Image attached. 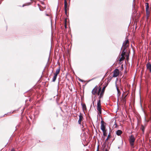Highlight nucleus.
I'll use <instances>...</instances> for the list:
<instances>
[{
  "instance_id": "49530a36",
  "label": "nucleus",
  "mask_w": 151,
  "mask_h": 151,
  "mask_svg": "<svg viewBox=\"0 0 151 151\" xmlns=\"http://www.w3.org/2000/svg\"><path fill=\"white\" fill-rule=\"evenodd\" d=\"M115 124L116 125V123H115Z\"/></svg>"
},
{
  "instance_id": "423d86ee",
  "label": "nucleus",
  "mask_w": 151,
  "mask_h": 151,
  "mask_svg": "<svg viewBox=\"0 0 151 151\" xmlns=\"http://www.w3.org/2000/svg\"><path fill=\"white\" fill-rule=\"evenodd\" d=\"M147 69L149 70L151 72V64L150 62H148L146 65Z\"/></svg>"
},
{
  "instance_id": "4468645a",
  "label": "nucleus",
  "mask_w": 151,
  "mask_h": 151,
  "mask_svg": "<svg viewBox=\"0 0 151 151\" xmlns=\"http://www.w3.org/2000/svg\"><path fill=\"white\" fill-rule=\"evenodd\" d=\"M97 110L99 111V113L100 114H101L102 113V109L101 108H97Z\"/></svg>"
},
{
  "instance_id": "e433bc0d",
  "label": "nucleus",
  "mask_w": 151,
  "mask_h": 151,
  "mask_svg": "<svg viewBox=\"0 0 151 151\" xmlns=\"http://www.w3.org/2000/svg\"><path fill=\"white\" fill-rule=\"evenodd\" d=\"M99 145H98V146H97V150H98V151H99Z\"/></svg>"
},
{
  "instance_id": "9d476101",
  "label": "nucleus",
  "mask_w": 151,
  "mask_h": 151,
  "mask_svg": "<svg viewBox=\"0 0 151 151\" xmlns=\"http://www.w3.org/2000/svg\"><path fill=\"white\" fill-rule=\"evenodd\" d=\"M101 108V101L100 100H99L97 103V108Z\"/></svg>"
},
{
  "instance_id": "473e14b6",
  "label": "nucleus",
  "mask_w": 151,
  "mask_h": 151,
  "mask_svg": "<svg viewBox=\"0 0 151 151\" xmlns=\"http://www.w3.org/2000/svg\"><path fill=\"white\" fill-rule=\"evenodd\" d=\"M119 101V98H117V104H118Z\"/></svg>"
},
{
  "instance_id": "cd10ccee",
  "label": "nucleus",
  "mask_w": 151,
  "mask_h": 151,
  "mask_svg": "<svg viewBox=\"0 0 151 151\" xmlns=\"http://www.w3.org/2000/svg\"><path fill=\"white\" fill-rule=\"evenodd\" d=\"M101 124H104V122L103 121V120H102L101 121Z\"/></svg>"
},
{
  "instance_id": "7ed1b4c3",
  "label": "nucleus",
  "mask_w": 151,
  "mask_h": 151,
  "mask_svg": "<svg viewBox=\"0 0 151 151\" xmlns=\"http://www.w3.org/2000/svg\"><path fill=\"white\" fill-rule=\"evenodd\" d=\"M83 119V117L81 113V112H80V115H79V119L78 121V123L79 124L81 125V122Z\"/></svg>"
},
{
  "instance_id": "0eeeda50",
  "label": "nucleus",
  "mask_w": 151,
  "mask_h": 151,
  "mask_svg": "<svg viewBox=\"0 0 151 151\" xmlns=\"http://www.w3.org/2000/svg\"><path fill=\"white\" fill-rule=\"evenodd\" d=\"M122 131L121 130H118L116 131V134L117 135L119 136L122 134Z\"/></svg>"
},
{
  "instance_id": "c756f323",
  "label": "nucleus",
  "mask_w": 151,
  "mask_h": 151,
  "mask_svg": "<svg viewBox=\"0 0 151 151\" xmlns=\"http://www.w3.org/2000/svg\"><path fill=\"white\" fill-rule=\"evenodd\" d=\"M120 95V94H119V93H117V98H119Z\"/></svg>"
},
{
  "instance_id": "a211bd4d",
  "label": "nucleus",
  "mask_w": 151,
  "mask_h": 151,
  "mask_svg": "<svg viewBox=\"0 0 151 151\" xmlns=\"http://www.w3.org/2000/svg\"><path fill=\"white\" fill-rule=\"evenodd\" d=\"M124 56H122V57L120 58L119 60V61L120 62L123 61L124 60L125 58Z\"/></svg>"
},
{
  "instance_id": "7c9ffc66",
  "label": "nucleus",
  "mask_w": 151,
  "mask_h": 151,
  "mask_svg": "<svg viewBox=\"0 0 151 151\" xmlns=\"http://www.w3.org/2000/svg\"><path fill=\"white\" fill-rule=\"evenodd\" d=\"M100 113H98V114H97V119H98V116H100Z\"/></svg>"
},
{
  "instance_id": "f8f14e48",
  "label": "nucleus",
  "mask_w": 151,
  "mask_h": 151,
  "mask_svg": "<svg viewBox=\"0 0 151 151\" xmlns=\"http://www.w3.org/2000/svg\"><path fill=\"white\" fill-rule=\"evenodd\" d=\"M103 132V135L104 137H102L103 138H105V137L107 135L106 130H105L104 131H102Z\"/></svg>"
},
{
  "instance_id": "f704fd0d",
  "label": "nucleus",
  "mask_w": 151,
  "mask_h": 151,
  "mask_svg": "<svg viewBox=\"0 0 151 151\" xmlns=\"http://www.w3.org/2000/svg\"><path fill=\"white\" fill-rule=\"evenodd\" d=\"M10 151H15L14 148L12 149Z\"/></svg>"
},
{
  "instance_id": "a19ab883",
  "label": "nucleus",
  "mask_w": 151,
  "mask_h": 151,
  "mask_svg": "<svg viewBox=\"0 0 151 151\" xmlns=\"http://www.w3.org/2000/svg\"><path fill=\"white\" fill-rule=\"evenodd\" d=\"M128 57H129V55H128L127 56V58H128Z\"/></svg>"
},
{
  "instance_id": "f3484780",
  "label": "nucleus",
  "mask_w": 151,
  "mask_h": 151,
  "mask_svg": "<svg viewBox=\"0 0 151 151\" xmlns=\"http://www.w3.org/2000/svg\"><path fill=\"white\" fill-rule=\"evenodd\" d=\"M111 138V135L110 134V133L109 134L108 137L106 139L105 141V143L106 142V141H107L108 139Z\"/></svg>"
},
{
  "instance_id": "72a5a7b5",
  "label": "nucleus",
  "mask_w": 151,
  "mask_h": 151,
  "mask_svg": "<svg viewBox=\"0 0 151 151\" xmlns=\"http://www.w3.org/2000/svg\"><path fill=\"white\" fill-rule=\"evenodd\" d=\"M100 93L99 92H98L97 93V94L99 96V95L100 94Z\"/></svg>"
},
{
  "instance_id": "a878e982",
  "label": "nucleus",
  "mask_w": 151,
  "mask_h": 151,
  "mask_svg": "<svg viewBox=\"0 0 151 151\" xmlns=\"http://www.w3.org/2000/svg\"><path fill=\"white\" fill-rule=\"evenodd\" d=\"M146 11L147 13V15L148 12H149V9H146Z\"/></svg>"
},
{
  "instance_id": "4c0bfd02",
  "label": "nucleus",
  "mask_w": 151,
  "mask_h": 151,
  "mask_svg": "<svg viewBox=\"0 0 151 151\" xmlns=\"http://www.w3.org/2000/svg\"><path fill=\"white\" fill-rule=\"evenodd\" d=\"M13 113V112H10L8 113L7 114H11V113Z\"/></svg>"
},
{
  "instance_id": "6ab92c4d",
  "label": "nucleus",
  "mask_w": 151,
  "mask_h": 151,
  "mask_svg": "<svg viewBox=\"0 0 151 151\" xmlns=\"http://www.w3.org/2000/svg\"><path fill=\"white\" fill-rule=\"evenodd\" d=\"M141 129L142 131L144 132L145 130V127L143 125H142L141 126Z\"/></svg>"
},
{
  "instance_id": "412c9836",
  "label": "nucleus",
  "mask_w": 151,
  "mask_h": 151,
  "mask_svg": "<svg viewBox=\"0 0 151 151\" xmlns=\"http://www.w3.org/2000/svg\"><path fill=\"white\" fill-rule=\"evenodd\" d=\"M81 104L83 108H84L85 109H86V106L85 104H83L81 103Z\"/></svg>"
},
{
  "instance_id": "bb28decb",
  "label": "nucleus",
  "mask_w": 151,
  "mask_h": 151,
  "mask_svg": "<svg viewBox=\"0 0 151 151\" xmlns=\"http://www.w3.org/2000/svg\"><path fill=\"white\" fill-rule=\"evenodd\" d=\"M65 14L66 15H67V9H65Z\"/></svg>"
},
{
  "instance_id": "de8ad7c7",
  "label": "nucleus",
  "mask_w": 151,
  "mask_h": 151,
  "mask_svg": "<svg viewBox=\"0 0 151 151\" xmlns=\"http://www.w3.org/2000/svg\"><path fill=\"white\" fill-rule=\"evenodd\" d=\"M97 151H98V150H97Z\"/></svg>"
},
{
  "instance_id": "ea45409f",
  "label": "nucleus",
  "mask_w": 151,
  "mask_h": 151,
  "mask_svg": "<svg viewBox=\"0 0 151 151\" xmlns=\"http://www.w3.org/2000/svg\"><path fill=\"white\" fill-rule=\"evenodd\" d=\"M105 151H109L107 150V149H105Z\"/></svg>"
},
{
  "instance_id": "58836bf2",
  "label": "nucleus",
  "mask_w": 151,
  "mask_h": 151,
  "mask_svg": "<svg viewBox=\"0 0 151 151\" xmlns=\"http://www.w3.org/2000/svg\"><path fill=\"white\" fill-rule=\"evenodd\" d=\"M26 6V5H25V4H24L22 6H23V7H24V6Z\"/></svg>"
},
{
  "instance_id": "39448f33",
  "label": "nucleus",
  "mask_w": 151,
  "mask_h": 151,
  "mask_svg": "<svg viewBox=\"0 0 151 151\" xmlns=\"http://www.w3.org/2000/svg\"><path fill=\"white\" fill-rule=\"evenodd\" d=\"M126 47H124L123 48V50L122 52L121 55V56H124L125 55L126 53L127 52V50L126 49Z\"/></svg>"
},
{
  "instance_id": "79ce46f5",
  "label": "nucleus",
  "mask_w": 151,
  "mask_h": 151,
  "mask_svg": "<svg viewBox=\"0 0 151 151\" xmlns=\"http://www.w3.org/2000/svg\"><path fill=\"white\" fill-rule=\"evenodd\" d=\"M6 115V114H4V115L3 116H4V115Z\"/></svg>"
},
{
  "instance_id": "9b49d317",
  "label": "nucleus",
  "mask_w": 151,
  "mask_h": 151,
  "mask_svg": "<svg viewBox=\"0 0 151 151\" xmlns=\"http://www.w3.org/2000/svg\"><path fill=\"white\" fill-rule=\"evenodd\" d=\"M107 86V85L106 86H105L104 87H103V88L102 89H101L102 91L100 93H101L104 95V93L105 90V88H106V87Z\"/></svg>"
},
{
  "instance_id": "4be33fe9",
  "label": "nucleus",
  "mask_w": 151,
  "mask_h": 151,
  "mask_svg": "<svg viewBox=\"0 0 151 151\" xmlns=\"http://www.w3.org/2000/svg\"><path fill=\"white\" fill-rule=\"evenodd\" d=\"M57 78V77H56L55 76H54L53 78H52V81L54 82L55 81L56 79Z\"/></svg>"
},
{
  "instance_id": "aec40b11",
  "label": "nucleus",
  "mask_w": 151,
  "mask_h": 151,
  "mask_svg": "<svg viewBox=\"0 0 151 151\" xmlns=\"http://www.w3.org/2000/svg\"><path fill=\"white\" fill-rule=\"evenodd\" d=\"M115 84H116L115 86H116V90H117V93H119L120 92V91L119 90V89L118 88L116 82Z\"/></svg>"
},
{
  "instance_id": "dca6fc26",
  "label": "nucleus",
  "mask_w": 151,
  "mask_h": 151,
  "mask_svg": "<svg viewBox=\"0 0 151 151\" xmlns=\"http://www.w3.org/2000/svg\"><path fill=\"white\" fill-rule=\"evenodd\" d=\"M60 67H59L58 68H57L56 70L55 73L58 74L60 72Z\"/></svg>"
},
{
  "instance_id": "a18cd8bd",
  "label": "nucleus",
  "mask_w": 151,
  "mask_h": 151,
  "mask_svg": "<svg viewBox=\"0 0 151 151\" xmlns=\"http://www.w3.org/2000/svg\"><path fill=\"white\" fill-rule=\"evenodd\" d=\"M102 109L103 110H104V109Z\"/></svg>"
},
{
  "instance_id": "2f4dec72",
  "label": "nucleus",
  "mask_w": 151,
  "mask_h": 151,
  "mask_svg": "<svg viewBox=\"0 0 151 151\" xmlns=\"http://www.w3.org/2000/svg\"><path fill=\"white\" fill-rule=\"evenodd\" d=\"M95 78H92L91 79V80H89V81H92V80H93L94 79H95Z\"/></svg>"
},
{
  "instance_id": "c03bdc74",
  "label": "nucleus",
  "mask_w": 151,
  "mask_h": 151,
  "mask_svg": "<svg viewBox=\"0 0 151 151\" xmlns=\"http://www.w3.org/2000/svg\"><path fill=\"white\" fill-rule=\"evenodd\" d=\"M91 106H92V105H91Z\"/></svg>"
},
{
  "instance_id": "f257e3e1",
  "label": "nucleus",
  "mask_w": 151,
  "mask_h": 151,
  "mask_svg": "<svg viewBox=\"0 0 151 151\" xmlns=\"http://www.w3.org/2000/svg\"><path fill=\"white\" fill-rule=\"evenodd\" d=\"M135 138L133 135H131L129 137V142L130 144V145L132 147H134V142L135 141Z\"/></svg>"
},
{
  "instance_id": "b1692460",
  "label": "nucleus",
  "mask_w": 151,
  "mask_h": 151,
  "mask_svg": "<svg viewBox=\"0 0 151 151\" xmlns=\"http://www.w3.org/2000/svg\"><path fill=\"white\" fill-rule=\"evenodd\" d=\"M147 6H146V9H149V6H148V4L147 3Z\"/></svg>"
},
{
  "instance_id": "ddd939ff",
  "label": "nucleus",
  "mask_w": 151,
  "mask_h": 151,
  "mask_svg": "<svg viewBox=\"0 0 151 151\" xmlns=\"http://www.w3.org/2000/svg\"><path fill=\"white\" fill-rule=\"evenodd\" d=\"M67 3L66 0H64V9H65H65H67Z\"/></svg>"
},
{
  "instance_id": "393cba45",
  "label": "nucleus",
  "mask_w": 151,
  "mask_h": 151,
  "mask_svg": "<svg viewBox=\"0 0 151 151\" xmlns=\"http://www.w3.org/2000/svg\"><path fill=\"white\" fill-rule=\"evenodd\" d=\"M78 80L79 81H81V82H83V80H82L81 79L79 78H78Z\"/></svg>"
},
{
  "instance_id": "2eb2a0df",
  "label": "nucleus",
  "mask_w": 151,
  "mask_h": 151,
  "mask_svg": "<svg viewBox=\"0 0 151 151\" xmlns=\"http://www.w3.org/2000/svg\"><path fill=\"white\" fill-rule=\"evenodd\" d=\"M103 96L104 95L103 94L100 93L99 96L98 97V99H99V100H100V101H101V99L103 97Z\"/></svg>"
},
{
  "instance_id": "5701e85b",
  "label": "nucleus",
  "mask_w": 151,
  "mask_h": 151,
  "mask_svg": "<svg viewBox=\"0 0 151 151\" xmlns=\"http://www.w3.org/2000/svg\"><path fill=\"white\" fill-rule=\"evenodd\" d=\"M101 91L102 90L101 87L100 86H99L98 92L101 93Z\"/></svg>"
},
{
  "instance_id": "f03ea898",
  "label": "nucleus",
  "mask_w": 151,
  "mask_h": 151,
  "mask_svg": "<svg viewBox=\"0 0 151 151\" xmlns=\"http://www.w3.org/2000/svg\"><path fill=\"white\" fill-rule=\"evenodd\" d=\"M119 74V70L118 69H116L113 71V77H117Z\"/></svg>"
},
{
  "instance_id": "20e7f679",
  "label": "nucleus",
  "mask_w": 151,
  "mask_h": 151,
  "mask_svg": "<svg viewBox=\"0 0 151 151\" xmlns=\"http://www.w3.org/2000/svg\"><path fill=\"white\" fill-rule=\"evenodd\" d=\"M98 86H96L92 90L91 93L92 94L95 95L98 89Z\"/></svg>"
},
{
  "instance_id": "37998d69",
  "label": "nucleus",
  "mask_w": 151,
  "mask_h": 151,
  "mask_svg": "<svg viewBox=\"0 0 151 151\" xmlns=\"http://www.w3.org/2000/svg\"><path fill=\"white\" fill-rule=\"evenodd\" d=\"M55 129V127H54V128H53V129Z\"/></svg>"
},
{
  "instance_id": "c85d7f7f",
  "label": "nucleus",
  "mask_w": 151,
  "mask_h": 151,
  "mask_svg": "<svg viewBox=\"0 0 151 151\" xmlns=\"http://www.w3.org/2000/svg\"><path fill=\"white\" fill-rule=\"evenodd\" d=\"M58 74H57L56 73H55L54 74V76H55L56 77H57V75H58Z\"/></svg>"
},
{
  "instance_id": "c9c22d12",
  "label": "nucleus",
  "mask_w": 151,
  "mask_h": 151,
  "mask_svg": "<svg viewBox=\"0 0 151 151\" xmlns=\"http://www.w3.org/2000/svg\"><path fill=\"white\" fill-rule=\"evenodd\" d=\"M95 100H94V101H93H93V102H92V104H93V106L94 107V101Z\"/></svg>"
},
{
  "instance_id": "1a4fd4ad",
  "label": "nucleus",
  "mask_w": 151,
  "mask_h": 151,
  "mask_svg": "<svg viewBox=\"0 0 151 151\" xmlns=\"http://www.w3.org/2000/svg\"><path fill=\"white\" fill-rule=\"evenodd\" d=\"M105 128L106 127L104 126V124H101V129L102 130V131H104L105 130Z\"/></svg>"
},
{
  "instance_id": "6e6552de",
  "label": "nucleus",
  "mask_w": 151,
  "mask_h": 151,
  "mask_svg": "<svg viewBox=\"0 0 151 151\" xmlns=\"http://www.w3.org/2000/svg\"><path fill=\"white\" fill-rule=\"evenodd\" d=\"M129 42V40H126L125 42H124L123 43V45L122 46V47L121 49V51L122 50V48L123 46H124V47H126V46L127 45V43H128Z\"/></svg>"
}]
</instances>
